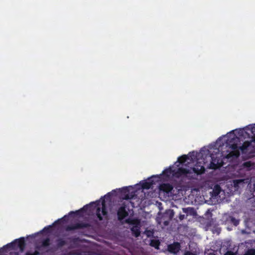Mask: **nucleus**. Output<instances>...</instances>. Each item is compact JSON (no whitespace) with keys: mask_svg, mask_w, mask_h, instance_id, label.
Instances as JSON below:
<instances>
[{"mask_svg":"<svg viewBox=\"0 0 255 255\" xmlns=\"http://www.w3.org/2000/svg\"><path fill=\"white\" fill-rule=\"evenodd\" d=\"M93 205L96 208V215L99 220L101 221L103 220V218L101 214V211L102 212V214L103 216L107 215L108 212L107 210V207L106 204V202L105 199H103L101 204V207H100V201H97L96 202H92L89 204L85 205L83 208L81 209L77 210L76 211H71L69 212V215H75L77 216H82V214L84 213L87 212L88 210L90 211V208Z\"/></svg>","mask_w":255,"mask_h":255,"instance_id":"obj_1","label":"nucleus"},{"mask_svg":"<svg viewBox=\"0 0 255 255\" xmlns=\"http://www.w3.org/2000/svg\"><path fill=\"white\" fill-rule=\"evenodd\" d=\"M25 245L26 244L24 238L23 237H21L4 246L2 248L0 249V251L4 250L6 249L13 250L15 249L16 247H18L20 251L21 252H23L25 248Z\"/></svg>","mask_w":255,"mask_h":255,"instance_id":"obj_2","label":"nucleus"},{"mask_svg":"<svg viewBox=\"0 0 255 255\" xmlns=\"http://www.w3.org/2000/svg\"><path fill=\"white\" fill-rule=\"evenodd\" d=\"M231 142V141H229V142L227 143V144L229 147L232 149V151H230V152L226 155H224L223 154V156H224L227 159H229L232 157L237 158L240 155V147H238L237 143H230Z\"/></svg>","mask_w":255,"mask_h":255,"instance_id":"obj_3","label":"nucleus"},{"mask_svg":"<svg viewBox=\"0 0 255 255\" xmlns=\"http://www.w3.org/2000/svg\"><path fill=\"white\" fill-rule=\"evenodd\" d=\"M91 225L88 223H85L83 222H79L74 224L68 225L65 230L66 231H72L78 229H83L87 228H89Z\"/></svg>","mask_w":255,"mask_h":255,"instance_id":"obj_4","label":"nucleus"},{"mask_svg":"<svg viewBox=\"0 0 255 255\" xmlns=\"http://www.w3.org/2000/svg\"><path fill=\"white\" fill-rule=\"evenodd\" d=\"M211 161L210 163L209 168L212 169H218L223 166L222 160L217 155L211 154Z\"/></svg>","mask_w":255,"mask_h":255,"instance_id":"obj_5","label":"nucleus"},{"mask_svg":"<svg viewBox=\"0 0 255 255\" xmlns=\"http://www.w3.org/2000/svg\"><path fill=\"white\" fill-rule=\"evenodd\" d=\"M191 173L190 170L183 167H179L177 169H174L173 176L179 178L181 176H187L188 174Z\"/></svg>","mask_w":255,"mask_h":255,"instance_id":"obj_6","label":"nucleus"},{"mask_svg":"<svg viewBox=\"0 0 255 255\" xmlns=\"http://www.w3.org/2000/svg\"><path fill=\"white\" fill-rule=\"evenodd\" d=\"M121 191L124 194L123 199L125 200L131 199L135 196V194L134 191L129 192V187H125L122 188Z\"/></svg>","mask_w":255,"mask_h":255,"instance_id":"obj_7","label":"nucleus"},{"mask_svg":"<svg viewBox=\"0 0 255 255\" xmlns=\"http://www.w3.org/2000/svg\"><path fill=\"white\" fill-rule=\"evenodd\" d=\"M126 209V206L125 205H123L118 209L117 215L119 220L121 221L128 216V214Z\"/></svg>","mask_w":255,"mask_h":255,"instance_id":"obj_8","label":"nucleus"},{"mask_svg":"<svg viewBox=\"0 0 255 255\" xmlns=\"http://www.w3.org/2000/svg\"><path fill=\"white\" fill-rule=\"evenodd\" d=\"M193 171L198 175L202 174L205 171V168L203 165L200 162H197L195 166L192 168Z\"/></svg>","mask_w":255,"mask_h":255,"instance_id":"obj_9","label":"nucleus"},{"mask_svg":"<svg viewBox=\"0 0 255 255\" xmlns=\"http://www.w3.org/2000/svg\"><path fill=\"white\" fill-rule=\"evenodd\" d=\"M67 255H100L94 252L91 251H72L70 252Z\"/></svg>","mask_w":255,"mask_h":255,"instance_id":"obj_10","label":"nucleus"},{"mask_svg":"<svg viewBox=\"0 0 255 255\" xmlns=\"http://www.w3.org/2000/svg\"><path fill=\"white\" fill-rule=\"evenodd\" d=\"M180 244L178 242H174L172 244L168 246V250L171 253H177L180 250Z\"/></svg>","mask_w":255,"mask_h":255,"instance_id":"obj_11","label":"nucleus"},{"mask_svg":"<svg viewBox=\"0 0 255 255\" xmlns=\"http://www.w3.org/2000/svg\"><path fill=\"white\" fill-rule=\"evenodd\" d=\"M159 189L160 191L169 193L172 190L173 186L169 183H162L160 185Z\"/></svg>","mask_w":255,"mask_h":255,"instance_id":"obj_12","label":"nucleus"},{"mask_svg":"<svg viewBox=\"0 0 255 255\" xmlns=\"http://www.w3.org/2000/svg\"><path fill=\"white\" fill-rule=\"evenodd\" d=\"M154 184L153 180L151 178H149L147 181H145L141 184V187L143 189H149Z\"/></svg>","mask_w":255,"mask_h":255,"instance_id":"obj_13","label":"nucleus"},{"mask_svg":"<svg viewBox=\"0 0 255 255\" xmlns=\"http://www.w3.org/2000/svg\"><path fill=\"white\" fill-rule=\"evenodd\" d=\"M252 141H246L243 145L240 146V150H241L243 153H246L248 151V148L251 146Z\"/></svg>","mask_w":255,"mask_h":255,"instance_id":"obj_14","label":"nucleus"},{"mask_svg":"<svg viewBox=\"0 0 255 255\" xmlns=\"http://www.w3.org/2000/svg\"><path fill=\"white\" fill-rule=\"evenodd\" d=\"M67 244L66 241L63 239H58L56 240V246L58 248H62Z\"/></svg>","mask_w":255,"mask_h":255,"instance_id":"obj_15","label":"nucleus"},{"mask_svg":"<svg viewBox=\"0 0 255 255\" xmlns=\"http://www.w3.org/2000/svg\"><path fill=\"white\" fill-rule=\"evenodd\" d=\"M189 159V157L188 155H183L178 158V161L180 164H184L185 163V162L188 160Z\"/></svg>","mask_w":255,"mask_h":255,"instance_id":"obj_16","label":"nucleus"},{"mask_svg":"<svg viewBox=\"0 0 255 255\" xmlns=\"http://www.w3.org/2000/svg\"><path fill=\"white\" fill-rule=\"evenodd\" d=\"M173 171H174V169H172L170 167V168L166 169L164 171H163L162 174L164 175H165L167 177H168L171 174H172L173 175Z\"/></svg>","mask_w":255,"mask_h":255,"instance_id":"obj_17","label":"nucleus"},{"mask_svg":"<svg viewBox=\"0 0 255 255\" xmlns=\"http://www.w3.org/2000/svg\"><path fill=\"white\" fill-rule=\"evenodd\" d=\"M132 234L135 237H138L140 234L139 229L137 227H133L131 229Z\"/></svg>","mask_w":255,"mask_h":255,"instance_id":"obj_18","label":"nucleus"},{"mask_svg":"<svg viewBox=\"0 0 255 255\" xmlns=\"http://www.w3.org/2000/svg\"><path fill=\"white\" fill-rule=\"evenodd\" d=\"M159 245H160V243H159V241L156 240H151L150 245L151 247H154L156 249H158Z\"/></svg>","mask_w":255,"mask_h":255,"instance_id":"obj_19","label":"nucleus"},{"mask_svg":"<svg viewBox=\"0 0 255 255\" xmlns=\"http://www.w3.org/2000/svg\"><path fill=\"white\" fill-rule=\"evenodd\" d=\"M182 210L184 213L191 215L194 211V209L192 207L184 208H183Z\"/></svg>","mask_w":255,"mask_h":255,"instance_id":"obj_20","label":"nucleus"},{"mask_svg":"<svg viewBox=\"0 0 255 255\" xmlns=\"http://www.w3.org/2000/svg\"><path fill=\"white\" fill-rule=\"evenodd\" d=\"M68 219V216L67 215H65L63 218L59 219L56 221L54 223L53 225H54L56 224H61V223L66 221V220Z\"/></svg>","mask_w":255,"mask_h":255,"instance_id":"obj_21","label":"nucleus"},{"mask_svg":"<svg viewBox=\"0 0 255 255\" xmlns=\"http://www.w3.org/2000/svg\"><path fill=\"white\" fill-rule=\"evenodd\" d=\"M50 245V239L48 238H46L42 242V247H47Z\"/></svg>","mask_w":255,"mask_h":255,"instance_id":"obj_22","label":"nucleus"},{"mask_svg":"<svg viewBox=\"0 0 255 255\" xmlns=\"http://www.w3.org/2000/svg\"><path fill=\"white\" fill-rule=\"evenodd\" d=\"M213 192L215 195H218L221 192V187L219 185H216L213 190Z\"/></svg>","mask_w":255,"mask_h":255,"instance_id":"obj_23","label":"nucleus"},{"mask_svg":"<svg viewBox=\"0 0 255 255\" xmlns=\"http://www.w3.org/2000/svg\"><path fill=\"white\" fill-rule=\"evenodd\" d=\"M231 222L235 226H237L240 223L239 220L236 219L233 217H231Z\"/></svg>","mask_w":255,"mask_h":255,"instance_id":"obj_24","label":"nucleus"},{"mask_svg":"<svg viewBox=\"0 0 255 255\" xmlns=\"http://www.w3.org/2000/svg\"><path fill=\"white\" fill-rule=\"evenodd\" d=\"M244 255H255V249H251L248 250Z\"/></svg>","mask_w":255,"mask_h":255,"instance_id":"obj_25","label":"nucleus"},{"mask_svg":"<svg viewBox=\"0 0 255 255\" xmlns=\"http://www.w3.org/2000/svg\"><path fill=\"white\" fill-rule=\"evenodd\" d=\"M40 253L38 251H35L33 253L28 251L26 252L25 255H39Z\"/></svg>","mask_w":255,"mask_h":255,"instance_id":"obj_26","label":"nucleus"},{"mask_svg":"<svg viewBox=\"0 0 255 255\" xmlns=\"http://www.w3.org/2000/svg\"><path fill=\"white\" fill-rule=\"evenodd\" d=\"M145 234H146V236L148 237H150L153 236V231H152L151 230H146L145 231Z\"/></svg>","mask_w":255,"mask_h":255,"instance_id":"obj_27","label":"nucleus"},{"mask_svg":"<svg viewBox=\"0 0 255 255\" xmlns=\"http://www.w3.org/2000/svg\"><path fill=\"white\" fill-rule=\"evenodd\" d=\"M188 155L190 156L191 159L192 160H194L196 158V156L195 155L194 151H192V152H189Z\"/></svg>","mask_w":255,"mask_h":255,"instance_id":"obj_28","label":"nucleus"},{"mask_svg":"<svg viewBox=\"0 0 255 255\" xmlns=\"http://www.w3.org/2000/svg\"><path fill=\"white\" fill-rule=\"evenodd\" d=\"M242 182V180H234V187H237L238 186V184L239 183H241Z\"/></svg>","mask_w":255,"mask_h":255,"instance_id":"obj_29","label":"nucleus"},{"mask_svg":"<svg viewBox=\"0 0 255 255\" xmlns=\"http://www.w3.org/2000/svg\"><path fill=\"white\" fill-rule=\"evenodd\" d=\"M252 164L251 161H247V162H244V165L247 167H251Z\"/></svg>","mask_w":255,"mask_h":255,"instance_id":"obj_30","label":"nucleus"},{"mask_svg":"<svg viewBox=\"0 0 255 255\" xmlns=\"http://www.w3.org/2000/svg\"><path fill=\"white\" fill-rule=\"evenodd\" d=\"M224 255H236V254L232 251H228L224 254Z\"/></svg>","mask_w":255,"mask_h":255,"instance_id":"obj_31","label":"nucleus"},{"mask_svg":"<svg viewBox=\"0 0 255 255\" xmlns=\"http://www.w3.org/2000/svg\"><path fill=\"white\" fill-rule=\"evenodd\" d=\"M184 255H196L193 253H191L190 252H187L185 253Z\"/></svg>","mask_w":255,"mask_h":255,"instance_id":"obj_32","label":"nucleus"},{"mask_svg":"<svg viewBox=\"0 0 255 255\" xmlns=\"http://www.w3.org/2000/svg\"><path fill=\"white\" fill-rule=\"evenodd\" d=\"M251 130L253 133L255 132V125L252 126Z\"/></svg>","mask_w":255,"mask_h":255,"instance_id":"obj_33","label":"nucleus"},{"mask_svg":"<svg viewBox=\"0 0 255 255\" xmlns=\"http://www.w3.org/2000/svg\"><path fill=\"white\" fill-rule=\"evenodd\" d=\"M111 195H112V192H109L107 195H106L105 196V197H106V198L109 197L110 198L111 197Z\"/></svg>","mask_w":255,"mask_h":255,"instance_id":"obj_34","label":"nucleus"},{"mask_svg":"<svg viewBox=\"0 0 255 255\" xmlns=\"http://www.w3.org/2000/svg\"><path fill=\"white\" fill-rule=\"evenodd\" d=\"M51 227V226H48V227H45L44 228V229H43V231H48L49 230V229Z\"/></svg>","mask_w":255,"mask_h":255,"instance_id":"obj_35","label":"nucleus"},{"mask_svg":"<svg viewBox=\"0 0 255 255\" xmlns=\"http://www.w3.org/2000/svg\"><path fill=\"white\" fill-rule=\"evenodd\" d=\"M252 142H254L255 143V134L254 135L253 137H252V139L251 140Z\"/></svg>","mask_w":255,"mask_h":255,"instance_id":"obj_36","label":"nucleus"},{"mask_svg":"<svg viewBox=\"0 0 255 255\" xmlns=\"http://www.w3.org/2000/svg\"><path fill=\"white\" fill-rule=\"evenodd\" d=\"M179 218L180 220H183L184 218V215H181L179 217Z\"/></svg>","mask_w":255,"mask_h":255,"instance_id":"obj_37","label":"nucleus"},{"mask_svg":"<svg viewBox=\"0 0 255 255\" xmlns=\"http://www.w3.org/2000/svg\"><path fill=\"white\" fill-rule=\"evenodd\" d=\"M208 255H215L214 254H213V253H210V254H209Z\"/></svg>","mask_w":255,"mask_h":255,"instance_id":"obj_38","label":"nucleus"},{"mask_svg":"<svg viewBox=\"0 0 255 255\" xmlns=\"http://www.w3.org/2000/svg\"><path fill=\"white\" fill-rule=\"evenodd\" d=\"M15 255H18V254L17 253H15Z\"/></svg>","mask_w":255,"mask_h":255,"instance_id":"obj_39","label":"nucleus"},{"mask_svg":"<svg viewBox=\"0 0 255 255\" xmlns=\"http://www.w3.org/2000/svg\"><path fill=\"white\" fill-rule=\"evenodd\" d=\"M156 176H152L151 178L156 177Z\"/></svg>","mask_w":255,"mask_h":255,"instance_id":"obj_40","label":"nucleus"},{"mask_svg":"<svg viewBox=\"0 0 255 255\" xmlns=\"http://www.w3.org/2000/svg\"><path fill=\"white\" fill-rule=\"evenodd\" d=\"M254 189H255V184L254 185Z\"/></svg>","mask_w":255,"mask_h":255,"instance_id":"obj_41","label":"nucleus"}]
</instances>
